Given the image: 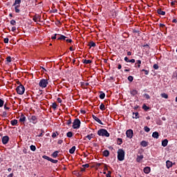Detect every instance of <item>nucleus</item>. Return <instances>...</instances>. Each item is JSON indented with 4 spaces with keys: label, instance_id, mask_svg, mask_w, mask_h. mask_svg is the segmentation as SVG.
I'll return each instance as SVG.
<instances>
[{
    "label": "nucleus",
    "instance_id": "46",
    "mask_svg": "<svg viewBox=\"0 0 177 177\" xmlns=\"http://www.w3.org/2000/svg\"><path fill=\"white\" fill-rule=\"evenodd\" d=\"M141 71L144 72L145 75H149V71L145 69H142Z\"/></svg>",
    "mask_w": 177,
    "mask_h": 177
},
{
    "label": "nucleus",
    "instance_id": "38",
    "mask_svg": "<svg viewBox=\"0 0 177 177\" xmlns=\"http://www.w3.org/2000/svg\"><path fill=\"white\" fill-rule=\"evenodd\" d=\"M51 107H52L54 110H56V109H57V104H56V102H53V103L52 104Z\"/></svg>",
    "mask_w": 177,
    "mask_h": 177
},
{
    "label": "nucleus",
    "instance_id": "32",
    "mask_svg": "<svg viewBox=\"0 0 177 177\" xmlns=\"http://www.w3.org/2000/svg\"><path fill=\"white\" fill-rule=\"evenodd\" d=\"M117 145H118V146H121V145H122V138H118Z\"/></svg>",
    "mask_w": 177,
    "mask_h": 177
},
{
    "label": "nucleus",
    "instance_id": "48",
    "mask_svg": "<svg viewBox=\"0 0 177 177\" xmlns=\"http://www.w3.org/2000/svg\"><path fill=\"white\" fill-rule=\"evenodd\" d=\"M11 26H16V21L15 19H12L10 21Z\"/></svg>",
    "mask_w": 177,
    "mask_h": 177
},
{
    "label": "nucleus",
    "instance_id": "33",
    "mask_svg": "<svg viewBox=\"0 0 177 177\" xmlns=\"http://www.w3.org/2000/svg\"><path fill=\"white\" fill-rule=\"evenodd\" d=\"M100 99H104L106 97V94L103 93V91H100Z\"/></svg>",
    "mask_w": 177,
    "mask_h": 177
},
{
    "label": "nucleus",
    "instance_id": "20",
    "mask_svg": "<svg viewBox=\"0 0 177 177\" xmlns=\"http://www.w3.org/2000/svg\"><path fill=\"white\" fill-rule=\"evenodd\" d=\"M162 146L163 147H167V146H168V140L165 139L162 141Z\"/></svg>",
    "mask_w": 177,
    "mask_h": 177
},
{
    "label": "nucleus",
    "instance_id": "26",
    "mask_svg": "<svg viewBox=\"0 0 177 177\" xmlns=\"http://www.w3.org/2000/svg\"><path fill=\"white\" fill-rule=\"evenodd\" d=\"M130 93L131 96H135L136 95H138V91L133 89L130 91Z\"/></svg>",
    "mask_w": 177,
    "mask_h": 177
},
{
    "label": "nucleus",
    "instance_id": "17",
    "mask_svg": "<svg viewBox=\"0 0 177 177\" xmlns=\"http://www.w3.org/2000/svg\"><path fill=\"white\" fill-rule=\"evenodd\" d=\"M144 172L145 174H150V171H151V169H150V167H145L143 169Z\"/></svg>",
    "mask_w": 177,
    "mask_h": 177
},
{
    "label": "nucleus",
    "instance_id": "10",
    "mask_svg": "<svg viewBox=\"0 0 177 177\" xmlns=\"http://www.w3.org/2000/svg\"><path fill=\"white\" fill-rule=\"evenodd\" d=\"M19 122H23V124H24V122H26V115H24V114L21 113V115L19 116Z\"/></svg>",
    "mask_w": 177,
    "mask_h": 177
},
{
    "label": "nucleus",
    "instance_id": "35",
    "mask_svg": "<svg viewBox=\"0 0 177 177\" xmlns=\"http://www.w3.org/2000/svg\"><path fill=\"white\" fill-rule=\"evenodd\" d=\"M142 109L143 110H145V111H148V110H150V107L147 106V105L144 104L142 106Z\"/></svg>",
    "mask_w": 177,
    "mask_h": 177
},
{
    "label": "nucleus",
    "instance_id": "58",
    "mask_svg": "<svg viewBox=\"0 0 177 177\" xmlns=\"http://www.w3.org/2000/svg\"><path fill=\"white\" fill-rule=\"evenodd\" d=\"M133 32L134 34H139L140 31H139V30L134 29V30H133Z\"/></svg>",
    "mask_w": 177,
    "mask_h": 177
},
{
    "label": "nucleus",
    "instance_id": "39",
    "mask_svg": "<svg viewBox=\"0 0 177 177\" xmlns=\"http://www.w3.org/2000/svg\"><path fill=\"white\" fill-rule=\"evenodd\" d=\"M50 162H53V164H57L59 162V160L53 159L52 158L50 159Z\"/></svg>",
    "mask_w": 177,
    "mask_h": 177
},
{
    "label": "nucleus",
    "instance_id": "9",
    "mask_svg": "<svg viewBox=\"0 0 177 177\" xmlns=\"http://www.w3.org/2000/svg\"><path fill=\"white\" fill-rule=\"evenodd\" d=\"M9 142V136H6L2 138V143L3 145H8Z\"/></svg>",
    "mask_w": 177,
    "mask_h": 177
},
{
    "label": "nucleus",
    "instance_id": "60",
    "mask_svg": "<svg viewBox=\"0 0 177 177\" xmlns=\"http://www.w3.org/2000/svg\"><path fill=\"white\" fill-rule=\"evenodd\" d=\"M4 109H5V110H9L10 108L8 107V104H4Z\"/></svg>",
    "mask_w": 177,
    "mask_h": 177
},
{
    "label": "nucleus",
    "instance_id": "49",
    "mask_svg": "<svg viewBox=\"0 0 177 177\" xmlns=\"http://www.w3.org/2000/svg\"><path fill=\"white\" fill-rule=\"evenodd\" d=\"M144 97H145V99H147V100H149V99H150V95L147 93L144 94Z\"/></svg>",
    "mask_w": 177,
    "mask_h": 177
},
{
    "label": "nucleus",
    "instance_id": "47",
    "mask_svg": "<svg viewBox=\"0 0 177 177\" xmlns=\"http://www.w3.org/2000/svg\"><path fill=\"white\" fill-rule=\"evenodd\" d=\"M127 80H128V81H129V82H132V81H133V76H129L127 77Z\"/></svg>",
    "mask_w": 177,
    "mask_h": 177
},
{
    "label": "nucleus",
    "instance_id": "57",
    "mask_svg": "<svg viewBox=\"0 0 177 177\" xmlns=\"http://www.w3.org/2000/svg\"><path fill=\"white\" fill-rule=\"evenodd\" d=\"M159 27H160V28H162V30H164V28L165 27V25L164 24H160Z\"/></svg>",
    "mask_w": 177,
    "mask_h": 177
},
{
    "label": "nucleus",
    "instance_id": "44",
    "mask_svg": "<svg viewBox=\"0 0 177 177\" xmlns=\"http://www.w3.org/2000/svg\"><path fill=\"white\" fill-rule=\"evenodd\" d=\"M4 104H5V101L2 100V99L0 98V107H3Z\"/></svg>",
    "mask_w": 177,
    "mask_h": 177
},
{
    "label": "nucleus",
    "instance_id": "7",
    "mask_svg": "<svg viewBox=\"0 0 177 177\" xmlns=\"http://www.w3.org/2000/svg\"><path fill=\"white\" fill-rule=\"evenodd\" d=\"M28 120L30 122H32V124H37L38 122V118L35 115H31L28 117Z\"/></svg>",
    "mask_w": 177,
    "mask_h": 177
},
{
    "label": "nucleus",
    "instance_id": "2",
    "mask_svg": "<svg viewBox=\"0 0 177 177\" xmlns=\"http://www.w3.org/2000/svg\"><path fill=\"white\" fill-rule=\"evenodd\" d=\"M21 3V0H15L14 3L12 4V6L15 7V13H20V5Z\"/></svg>",
    "mask_w": 177,
    "mask_h": 177
},
{
    "label": "nucleus",
    "instance_id": "42",
    "mask_svg": "<svg viewBox=\"0 0 177 177\" xmlns=\"http://www.w3.org/2000/svg\"><path fill=\"white\" fill-rule=\"evenodd\" d=\"M30 147L32 151H35L37 150V147L35 145H31Z\"/></svg>",
    "mask_w": 177,
    "mask_h": 177
},
{
    "label": "nucleus",
    "instance_id": "24",
    "mask_svg": "<svg viewBox=\"0 0 177 177\" xmlns=\"http://www.w3.org/2000/svg\"><path fill=\"white\" fill-rule=\"evenodd\" d=\"M133 118L138 120V118H139V113L138 112L133 113Z\"/></svg>",
    "mask_w": 177,
    "mask_h": 177
},
{
    "label": "nucleus",
    "instance_id": "8",
    "mask_svg": "<svg viewBox=\"0 0 177 177\" xmlns=\"http://www.w3.org/2000/svg\"><path fill=\"white\" fill-rule=\"evenodd\" d=\"M127 138L129 139H132L133 137V131L132 129H129L126 131Z\"/></svg>",
    "mask_w": 177,
    "mask_h": 177
},
{
    "label": "nucleus",
    "instance_id": "54",
    "mask_svg": "<svg viewBox=\"0 0 177 177\" xmlns=\"http://www.w3.org/2000/svg\"><path fill=\"white\" fill-rule=\"evenodd\" d=\"M106 177H111V171H108V174H106Z\"/></svg>",
    "mask_w": 177,
    "mask_h": 177
},
{
    "label": "nucleus",
    "instance_id": "22",
    "mask_svg": "<svg viewBox=\"0 0 177 177\" xmlns=\"http://www.w3.org/2000/svg\"><path fill=\"white\" fill-rule=\"evenodd\" d=\"M103 156L104 157H109L110 156V151L109 150H104L103 151Z\"/></svg>",
    "mask_w": 177,
    "mask_h": 177
},
{
    "label": "nucleus",
    "instance_id": "37",
    "mask_svg": "<svg viewBox=\"0 0 177 177\" xmlns=\"http://www.w3.org/2000/svg\"><path fill=\"white\" fill-rule=\"evenodd\" d=\"M100 109L102 110V111H104L106 110V108L104 106V104L102 103L100 106Z\"/></svg>",
    "mask_w": 177,
    "mask_h": 177
},
{
    "label": "nucleus",
    "instance_id": "18",
    "mask_svg": "<svg viewBox=\"0 0 177 177\" xmlns=\"http://www.w3.org/2000/svg\"><path fill=\"white\" fill-rule=\"evenodd\" d=\"M141 64H142V61L140 59H138L136 61V63L135 64V67H138V68H140Z\"/></svg>",
    "mask_w": 177,
    "mask_h": 177
},
{
    "label": "nucleus",
    "instance_id": "53",
    "mask_svg": "<svg viewBox=\"0 0 177 177\" xmlns=\"http://www.w3.org/2000/svg\"><path fill=\"white\" fill-rule=\"evenodd\" d=\"M153 68L155 69V70H158V64H153Z\"/></svg>",
    "mask_w": 177,
    "mask_h": 177
},
{
    "label": "nucleus",
    "instance_id": "27",
    "mask_svg": "<svg viewBox=\"0 0 177 177\" xmlns=\"http://www.w3.org/2000/svg\"><path fill=\"white\" fill-rule=\"evenodd\" d=\"M70 154H74L75 153V146H73L71 149H69Z\"/></svg>",
    "mask_w": 177,
    "mask_h": 177
},
{
    "label": "nucleus",
    "instance_id": "36",
    "mask_svg": "<svg viewBox=\"0 0 177 177\" xmlns=\"http://www.w3.org/2000/svg\"><path fill=\"white\" fill-rule=\"evenodd\" d=\"M80 84H81V86H89V83L88 82H81Z\"/></svg>",
    "mask_w": 177,
    "mask_h": 177
},
{
    "label": "nucleus",
    "instance_id": "11",
    "mask_svg": "<svg viewBox=\"0 0 177 177\" xmlns=\"http://www.w3.org/2000/svg\"><path fill=\"white\" fill-rule=\"evenodd\" d=\"M175 163H173L170 160L166 161V167L168 169H169L171 167H172V165H174Z\"/></svg>",
    "mask_w": 177,
    "mask_h": 177
},
{
    "label": "nucleus",
    "instance_id": "28",
    "mask_svg": "<svg viewBox=\"0 0 177 177\" xmlns=\"http://www.w3.org/2000/svg\"><path fill=\"white\" fill-rule=\"evenodd\" d=\"M84 64H91L92 63V60L91 59H83Z\"/></svg>",
    "mask_w": 177,
    "mask_h": 177
},
{
    "label": "nucleus",
    "instance_id": "63",
    "mask_svg": "<svg viewBox=\"0 0 177 177\" xmlns=\"http://www.w3.org/2000/svg\"><path fill=\"white\" fill-rule=\"evenodd\" d=\"M57 143L58 145H62V143H63V140H59Z\"/></svg>",
    "mask_w": 177,
    "mask_h": 177
},
{
    "label": "nucleus",
    "instance_id": "4",
    "mask_svg": "<svg viewBox=\"0 0 177 177\" xmlns=\"http://www.w3.org/2000/svg\"><path fill=\"white\" fill-rule=\"evenodd\" d=\"M16 91H17V93H18V95H24L26 88H24V86H23V84H20L17 87Z\"/></svg>",
    "mask_w": 177,
    "mask_h": 177
},
{
    "label": "nucleus",
    "instance_id": "59",
    "mask_svg": "<svg viewBox=\"0 0 177 177\" xmlns=\"http://www.w3.org/2000/svg\"><path fill=\"white\" fill-rule=\"evenodd\" d=\"M83 168H89V164H85L82 165Z\"/></svg>",
    "mask_w": 177,
    "mask_h": 177
},
{
    "label": "nucleus",
    "instance_id": "23",
    "mask_svg": "<svg viewBox=\"0 0 177 177\" xmlns=\"http://www.w3.org/2000/svg\"><path fill=\"white\" fill-rule=\"evenodd\" d=\"M17 122H18V121L16 119L12 120L10 121V124L12 127H15V126L17 125Z\"/></svg>",
    "mask_w": 177,
    "mask_h": 177
},
{
    "label": "nucleus",
    "instance_id": "30",
    "mask_svg": "<svg viewBox=\"0 0 177 177\" xmlns=\"http://www.w3.org/2000/svg\"><path fill=\"white\" fill-rule=\"evenodd\" d=\"M12 59H15V58H12V57L8 56L6 58V62H7V63H10L12 62Z\"/></svg>",
    "mask_w": 177,
    "mask_h": 177
},
{
    "label": "nucleus",
    "instance_id": "21",
    "mask_svg": "<svg viewBox=\"0 0 177 177\" xmlns=\"http://www.w3.org/2000/svg\"><path fill=\"white\" fill-rule=\"evenodd\" d=\"M158 15H161L162 16H165V12L162 11L161 8L157 10Z\"/></svg>",
    "mask_w": 177,
    "mask_h": 177
},
{
    "label": "nucleus",
    "instance_id": "55",
    "mask_svg": "<svg viewBox=\"0 0 177 177\" xmlns=\"http://www.w3.org/2000/svg\"><path fill=\"white\" fill-rule=\"evenodd\" d=\"M71 118H70L68 120H67L66 125H71Z\"/></svg>",
    "mask_w": 177,
    "mask_h": 177
},
{
    "label": "nucleus",
    "instance_id": "40",
    "mask_svg": "<svg viewBox=\"0 0 177 177\" xmlns=\"http://www.w3.org/2000/svg\"><path fill=\"white\" fill-rule=\"evenodd\" d=\"M66 136L67 138H73V132L72 131H69L66 133Z\"/></svg>",
    "mask_w": 177,
    "mask_h": 177
},
{
    "label": "nucleus",
    "instance_id": "34",
    "mask_svg": "<svg viewBox=\"0 0 177 177\" xmlns=\"http://www.w3.org/2000/svg\"><path fill=\"white\" fill-rule=\"evenodd\" d=\"M161 97H163L164 99H168V94L163 93L160 94Z\"/></svg>",
    "mask_w": 177,
    "mask_h": 177
},
{
    "label": "nucleus",
    "instance_id": "5",
    "mask_svg": "<svg viewBox=\"0 0 177 177\" xmlns=\"http://www.w3.org/2000/svg\"><path fill=\"white\" fill-rule=\"evenodd\" d=\"M72 127L73 129H80V127H81V120L78 118L75 119Z\"/></svg>",
    "mask_w": 177,
    "mask_h": 177
},
{
    "label": "nucleus",
    "instance_id": "45",
    "mask_svg": "<svg viewBox=\"0 0 177 177\" xmlns=\"http://www.w3.org/2000/svg\"><path fill=\"white\" fill-rule=\"evenodd\" d=\"M144 130L145 132H150V128H149L147 126L144 127Z\"/></svg>",
    "mask_w": 177,
    "mask_h": 177
},
{
    "label": "nucleus",
    "instance_id": "56",
    "mask_svg": "<svg viewBox=\"0 0 177 177\" xmlns=\"http://www.w3.org/2000/svg\"><path fill=\"white\" fill-rule=\"evenodd\" d=\"M124 62H126V63H129V62H130L129 58H128V57H124Z\"/></svg>",
    "mask_w": 177,
    "mask_h": 177
},
{
    "label": "nucleus",
    "instance_id": "12",
    "mask_svg": "<svg viewBox=\"0 0 177 177\" xmlns=\"http://www.w3.org/2000/svg\"><path fill=\"white\" fill-rule=\"evenodd\" d=\"M33 21H35V23H37V21H38V20H41V15L36 14L33 18H32Z\"/></svg>",
    "mask_w": 177,
    "mask_h": 177
},
{
    "label": "nucleus",
    "instance_id": "41",
    "mask_svg": "<svg viewBox=\"0 0 177 177\" xmlns=\"http://www.w3.org/2000/svg\"><path fill=\"white\" fill-rule=\"evenodd\" d=\"M41 133L38 136V138H42L44 136V133H45V131L44 129H41Z\"/></svg>",
    "mask_w": 177,
    "mask_h": 177
},
{
    "label": "nucleus",
    "instance_id": "64",
    "mask_svg": "<svg viewBox=\"0 0 177 177\" xmlns=\"http://www.w3.org/2000/svg\"><path fill=\"white\" fill-rule=\"evenodd\" d=\"M13 173H11L7 177H13Z\"/></svg>",
    "mask_w": 177,
    "mask_h": 177
},
{
    "label": "nucleus",
    "instance_id": "31",
    "mask_svg": "<svg viewBox=\"0 0 177 177\" xmlns=\"http://www.w3.org/2000/svg\"><path fill=\"white\" fill-rule=\"evenodd\" d=\"M88 46L90 48H95V46H96V43L93 42V41H91L89 44H88Z\"/></svg>",
    "mask_w": 177,
    "mask_h": 177
},
{
    "label": "nucleus",
    "instance_id": "51",
    "mask_svg": "<svg viewBox=\"0 0 177 177\" xmlns=\"http://www.w3.org/2000/svg\"><path fill=\"white\" fill-rule=\"evenodd\" d=\"M66 42H68V44H71L73 42V39H65Z\"/></svg>",
    "mask_w": 177,
    "mask_h": 177
},
{
    "label": "nucleus",
    "instance_id": "50",
    "mask_svg": "<svg viewBox=\"0 0 177 177\" xmlns=\"http://www.w3.org/2000/svg\"><path fill=\"white\" fill-rule=\"evenodd\" d=\"M43 158H44V160H47L48 161H50V158H49V157L47 156H43Z\"/></svg>",
    "mask_w": 177,
    "mask_h": 177
},
{
    "label": "nucleus",
    "instance_id": "15",
    "mask_svg": "<svg viewBox=\"0 0 177 177\" xmlns=\"http://www.w3.org/2000/svg\"><path fill=\"white\" fill-rule=\"evenodd\" d=\"M143 158H144L143 155H138L136 158L137 162H140V161H142Z\"/></svg>",
    "mask_w": 177,
    "mask_h": 177
},
{
    "label": "nucleus",
    "instance_id": "62",
    "mask_svg": "<svg viewBox=\"0 0 177 177\" xmlns=\"http://www.w3.org/2000/svg\"><path fill=\"white\" fill-rule=\"evenodd\" d=\"M57 100L58 103H62V98H60V97H58L57 99Z\"/></svg>",
    "mask_w": 177,
    "mask_h": 177
},
{
    "label": "nucleus",
    "instance_id": "3",
    "mask_svg": "<svg viewBox=\"0 0 177 177\" xmlns=\"http://www.w3.org/2000/svg\"><path fill=\"white\" fill-rule=\"evenodd\" d=\"M97 135L98 136H105V138H109L110 136V133L107 130L104 129H101L97 131Z\"/></svg>",
    "mask_w": 177,
    "mask_h": 177
},
{
    "label": "nucleus",
    "instance_id": "43",
    "mask_svg": "<svg viewBox=\"0 0 177 177\" xmlns=\"http://www.w3.org/2000/svg\"><path fill=\"white\" fill-rule=\"evenodd\" d=\"M1 117H3V118H6V117H8V113H6V111H3Z\"/></svg>",
    "mask_w": 177,
    "mask_h": 177
},
{
    "label": "nucleus",
    "instance_id": "16",
    "mask_svg": "<svg viewBox=\"0 0 177 177\" xmlns=\"http://www.w3.org/2000/svg\"><path fill=\"white\" fill-rule=\"evenodd\" d=\"M152 138H154L155 139H158V138H160V134L158 133V132L155 131L152 133Z\"/></svg>",
    "mask_w": 177,
    "mask_h": 177
},
{
    "label": "nucleus",
    "instance_id": "1",
    "mask_svg": "<svg viewBox=\"0 0 177 177\" xmlns=\"http://www.w3.org/2000/svg\"><path fill=\"white\" fill-rule=\"evenodd\" d=\"M118 160L119 161H124L125 160V151L122 149L118 150Z\"/></svg>",
    "mask_w": 177,
    "mask_h": 177
},
{
    "label": "nucleus",
    "instance_id": "19",
    "mask_svg": "<svg viewBox=\"0 0 177 177\" xmlns=\"http://www.w3.org/2000/svg\"><path fill=\"white\" fill-rule=\"evenodd\" d=\"M59 35V37H57L58 40H62V41H66V39H67V37L63 35Z\"/></svg>",
    "mask_w": 177,
    "mask_h": 177
},
{
    "label": "nucleus",
    "instance_id": "6",
    "mask_svg": "<svg viewBox=\"0 0 177 177\" xmlns=\"http://www.w3.org/2000/svg\"><path fill=\"white\" fill-rule=\"evenodd\" d=\"M40 88H46L48 86V80L41 79L39 83Z\"/></svg>",
    "mask_w": 177,
    "mask_h": 177
},
{
    "label": "nucleus",
    "instance_id": "25",
    "mask_svg": "<svg viewBox=\"0 0 177 177\" xmlns=\"http://www.w3.org/2000/svg\"><path fill=\"white\" fill-rule=\"evenodd\" d=\"M140 145L141 146H142V147H147V146L149 145L147 142H146L145 140L142 141Z\"/></svg>",
    "mask_w": 177,
    "mask_h": 177
},
{
    "label": "nucleus",
    "instance_id": "52",
    "mask_svg": "<svg viewBox=\"0 0 177 177\" xmlns=\"http://www.w3.org/2000/svg\"><path fill=\"white\" fill-rule=\"evenodd\" d=\"M4 44H9V38L6 37L3 40Z\"/></svg>",
    "mask_w": 177,
    "mask_h": 177
},
{
    "label": "nucleus",
    "instance_id": "61",
    "mask_svg": "<svg viewBox=\"0 0 177 177\" xmlns=\"http://www.w3.org/2000/svg\"><path fill=\"white\" fill-rule=\"evenodd\" d=\"M57 35H58L57 34H55L54 36H52V37H51V39H56Z\"/></svg>",
    "mask_w": 177,
    "mask_h": 177
},
{
    "label": "nucleus",
    "instance_id": "13",
    "mask_svg": "<svg viewBox=\"0 0 177 177\" xmlns=\"http://www.w3.org/2000/svg\"><path fill=\"white\" fill-rule=\"evenodd\" d=\"M92 117H93V120H95V121L98 122V124H100V125H103V122H102V120H100V119H99L97 117H96V115H93Z\"/></svg>",
    "mask_w": 177,
    "mask_h": 177
},
{
    "label": "nucleus",
    "instance_id": "29",
    "mask_svg": "<svg viewBox=\"0 0 177 177\" xmlns=\"http://www.w3.org/2000/svg\"><path fill=\"white\" fill-rule=\"evenodd\" d=\"M95 137V134L93 133H91L88 136H86L85 138H86L87 139H88V140H91V139H92L93 138Z\"/></svg>",
    "mask_w": 177,
    "mask_h": 177
},
{
    "label": "nucleus",
    "instance_id": "14",
    "mask_svg": "<svg viewBox=\"0 0 177 177\" xmlns=\"http://www.w3.org/2000/svg\"><path fill=\"white\" fill-rule=\"evenodd\" d=\"M59 151H54L52 154H51V157H53V158H56L57 157L59 156Z\"/></svg>",
    "mask_w": 177,
    "mask_h": 177
}]
</instances>
